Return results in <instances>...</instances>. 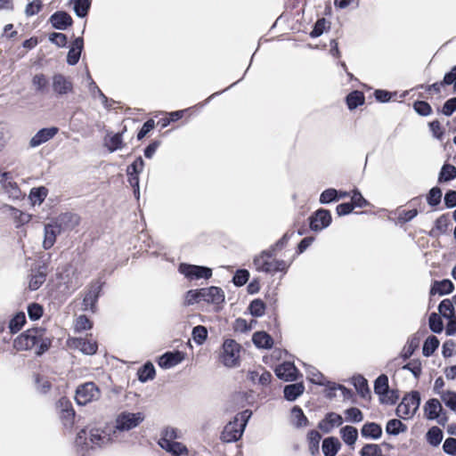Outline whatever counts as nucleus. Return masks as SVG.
Instances as JSON below:
<instances>
[{
  "mask_svg": "<svg viewBox=\"0 0 456 456\" xmlns=\"http://www.w3.org/2000/svg\"><path fill=\"white\" fill-rule=\"evenodd\" d=\"M308 449L312 455L319 452V444L322 439L321 434L316 430H310L307 433Z\"/></svg>",
  "mask_w": 456,
  "mask_h": 456,
  "instance_id": "38",
  "label": "nucleus"
},
{
  "mask_svg": "<svg viewBox=\"0 0 456 456\" xmlns=\"http://www.w3.org/2000/svg\"><path fill=\"white\" fill-rule=\"evenodd\" d=\"M441 400L444 404L452 411H456V392L452 390H446L440 396Z\"/></svg>",
  "mask_w": 456,
  "mask_h": 456,
  "instance_id": "55",
  "label": "nucleus"
},
{
  "mask_svg": "<svg viewBox=\"0 0 456 456\" xmlns=\"http://www.w3.org/2000/svg\"><path fill=\"white\" fill-rule=\"evenodd\" d=\"M346 421L353 423H359L363 419L362 412L356 407H351L346 409L345 411Z\"/></svg>",
  "mask_w": 456,
  "mask_h": 456,
  "instance_id": "51",
  "label": "nucleus"
},
{
  "mask_svg": "<svg viewBox=\"0 0 456 456\" xmlns=\"http://www.w3.org/2000/svg\"><path fill=\"white\" fill-rule=\"evenodd\" d=\"M352 381L355 389L362 395V397H366L369 395L370 389L368 387V382L362 376H354L353 377Z\"/></svg>",
  "mask_w": 456,
  "mask_h": 456,
  "instance_id": "41",
  "label": "nucleus"
},
{
  "mask_svg": "<svg viewBox=\"0 0 456 456\" xmlns=\"http://www.w3.org/2000/svg\"><path fill=\"white\" fill-rule=\"evenodd\" d=\"M307 379L314 384L325 386L326 378L314 367L307 366L305 369Z\"/></svg>",
  "mask_w": 456,
  "mask_h": 456,
  "instance_id": "40",
  "label": "nucleus"
},
{
  "mask_svg": "<svg viewBox=\"0 0 456 456\" xmlns=\"http://www.w3.org/2000/svg\"><path fill=\"white\" fill-rule=\"evenodd\" d=\"M61 231L70 230L78 224L79 218L77 215L71 213H64L60 215L57 218L53 221Z\"/></svg>",
  "mask_w": 456,
  "mask_h": 456,
  "instance_id": "20",
  "label": "nucleus"
},
{
  "mask_svg": "<svg viewBox=\"0 0 456 456\" xmlns=\"http://www.w3.org/2000/svg\"><path fill=\"white\" fill-rule=\"evenodd\" d=\"M179 272L188 280L209 279L212 276V270L208 267L181 264Z\"/></svg>",
  "mask_w": 456,
  "mask_h": 456,
  "instance_id": "11",
  "label": "nucleus"
},
{
  "mask_svg": "<svg viewBox=\"0 0 456 456\" xmlns=\"http://www.w3.org/2000/svg\"><path fill=\"white\" fill-rule=\"evenodd\" d=\"M439 340L435 336H429L423 345V354L427 357L433 354V353L437 349L439 346Z\"/></svg>",
  "mask_w": 456,
  "mask_h": 456,
  "instance_id": "46",
  "label": "nucleus"
},
{
  "mask_svg": "<svg viewBox=\"0 0 456 456\" xmlns=\"http://www.w3.org/2000/svg\"><path fill=\"white\" fill-rule=\"evenodd\" d=\"M191 336L196 344L202 345L208 338V330L204 326L198 325L193 328Z\"/></svg>",
  "mask_w": 456,
  "mask_h": 456,
  "instance_id": "49",
  "label": "nucleus"
},
{
  "mask_svg": "<svg viewBox=\"0 0 456 456\" xmlns=\"http://www.w3.org/2000/svg\"><path fill=\"white\" fill-rule=\"evenodd\" d=\"M331 223L330 212L327 209H319L311 217L310 228L313 231H322L327 228Z\"/></svg>",
  "mask_w": 456,
  "mask_h": 456,
  "instance_id": "13",
  "label": "nucleus"
},
{
  "mask_svg": "<svg viewBox=\"0 0 456 456\" xmlns=\"http://www.w3.org/2000/svg\"><path fill=\"white\" fill-rule=\"evenodd\" d=\"M26 322L25 314L22 312L17 313L9 322V329L12 333H17L21 330Z\"/></svg>",
  "mask_w": 456,
  "mask_h": 456,
  "instance_id": "42",
  "label": "nucleus"
},
{
  "mask_svg": "<svg viewBox=\"0 0 456 456\" xmlns=\"http://www.w3.org/2000/svg\"><path fill=\"white\" fill-rule=\"evenodd\" d=\"M454 303L452 299H444L438 305L440 314L444 318H452L455 316Z\"/></svg>",
  "mask_w": 456,
  "mask_h": 456,
  "instance_id": "44",
  "label": "nucleus"
},
{
  "mask_svg": "<svg viewBox=\"0 0 456 456\" xmlns=\"http://www.w3.org/2000/svg\"><path fill=\"white\" fill-rule=\"evenodd\" d=\"M144 418L142 412L125 411L118 413L115 418L114 427L112 428L113 436H116L118 439L119 432L129 431L137 428L144 420Z\"/></svg>",
  "mask_w": 456,
  "mask_h": 456,
  "instance_id": "6",
  "label": "nucleus"
},
{
  "mask_svg": "<svg viewBox=\"0 0 456 456\" xmlns=\"http://www.w3.org/2000/svg\"><path fill=\"white\" fill-rule=\"evenodd\" d=\"M240 346L233 339H226L222 346L220 360L224 366L232 368L239 364Z\"/></svg>",
  "mask_w": 456,
  "mask_h": 456,
  "instance_id": "7",
  "label": "nucleus"
},
{
  "mask_svg": "<svg viewBox=\"0 0 456 456\" xmlns=\"http://www.w3.org/2000/svg\"><path fill=\"white\" fill-rule=\"evenodd\" d=\"M429 327L430 330L435 333H441L444 330V323L441 320V317L436 314L432 313L429 316Z\"/></svg>",
  "mask_w": 456,
  "mask_h": 456,
  "instance_id": "58",
  "label": "nucleus"
},
{
  "mask_svg": "<svg viewBox=\"0 0 456 456\" xmlns=\"http://www.w3.org/2000/svg\"><path fill=\"white\" fill-rule=\"evenodd\" d=\"M46 273L42 270L33 271L28 277V288L34 291L38 289L45 281Z\"/></svg>",
  "mask_w": 456,
  "mask_h": 456,
  "instance_id": "34",
  "label": "nucleus"
},
{
  "mask_svg": "<svg viewBox=\"0 0 456 456\" xmlns=\"http://www.w3.org/2000/svg\"><path fill=\"white\" fill-rule=\"evenodd\" d=\"M449 219L446 216H439L436 222L432 232L435 234H443L446 232Z\"/></svg>",
  "mask_w": 456,
  "mask_h": 456,
  "instance_id": "59",
  "label": "nucleus"
},
{
  "mask_svg": "<svg viewBox=\"0 0 456 456\" xmlns=\"http://www.w3.org/2000/svg\"><path fill=\"white\" fill-rule=\"evenodd\" d=\"M252 341L257 348L269 349L273 345V338L265 331L255 332Z\"/></svg>",
  "mask_w": 456,
  "mask_h": 456,
  "instance_id": "29",
  "label": "nucleus"
},
{
  "mask_svg": "<svg viewBox=\"0 0 456 456\" xmlns=\"http://www.w3.org/2000/svg\"><path fill=\"white\" fill-rule=\"evenodd\" d=\"M42 8V2L41 0H33L32 2L28 3L26 5L25 8V14L27 16H33L40 12Z\"/></svg>",
  "mask_w": 456,
  "mask_h": 456,
  "instance_id": "63",
  "label": "nucleus"
},
{
  "mask_svg": "<svg viewBox=\"0 0 456 456\" xmlns=\"http://www.w3.org/2000/svg\"><path fill=\"white\" fill-rule=\"evenodd\" d=\"M454 285L450 280H443L440 281H435L430 293L431 295L438 294L440 296L447 295L452 292Z\"/></svg>",
  "mask_w": 456,
  "mask_h": 456,
  "instance_id": "32",
  "label": "nucleus"
},
{
  "mask_svg": "<svg viewBox=\"0 0 456 456\" xmlns=\"http://www.w3.org/2000/svg\"><path fill=\"white\" fill-rule=\"evenodd\" d=\"M443 431L438 427L431 428L427 433L428 442L434 446L438 445L443 440Z\"/></svg>",
  "mask_w": 456,
  "mask_h": 456,
  "instance_id": "47",
  "label": "nucleus"
},
{
  "mask_svg": "<svg viewBox=\"0 0 456 456\" xmlns=\"http://www.w3.org/2000/svg\"><path fill=\"white\" fill-rule=\"evenodd\" d=\"M101 291L100 285H93L86 294L83 305L85 310H94Z\"/></svg>",
  "mask_w": 456,
  "mask_h": 456,
  "instance_id": "28",
  "label": "nucleus"
},
{
  "mask_svg": "<svg viewBox=\"0 0 456 456\" xmlns=\"http://www.w3.org/2000/svg\"><path fill=\"white\" fill-rule=\"evenodd\" d=\"M74 3V12L78 17H85L91 5L90 0H73Z\"/></svg>",
  "mask_w": 456,
  "mask_h": 456,
  "instance_id": "48",
  "label": "nucleus"
},
{
  "mask_svg": "<svg viewBox=\"0 0 456 456\" xmlns=\"http://www.w3.org/2000/svg\"><path fill=\"white\" fill-rule=\"evenodd\" d=\"M441 198L442 191L437 187H434L429 191L427 200L428 205L435 207L440 203Z\"/></svg>",
  "mask_w": 456,
  "mask_h": 456,
  "instance_id": "60",
  "label": "nucleus"
},
{
  "mask_svg": "<svg viewBox=\"0 0 456 456\" xmlns=\"http://www.w3.org/2000/svg\"><path fill=\"white\" fill-rule=\"evenodd\" d=\"M304 391L305 387L302 383L288 385L284 387V397L288 401H295Z\"/></svg>",
  "mask_w": 456,
  "mask_h": 456,
  "instance_id": "37",
  "label": "nucleus"
},
{
  "mask_svg": "<svg viewBox=\"0 0 456 456\" xmlns=\"http://www.w3.org/2000/svg\"><path fill=\"white\" fill-rule=\"evenodd\" d=\"M155 376V368L152 363L147 362L138 370V379L142 382L153 379Z\"/></svg>",
  "mask_w": 456,
  "mask_h": 456,
  "instance_id": "45",
  "label": "nucleus"
},
{
  "mask_svg": "<svg viewBox=\"0 0 456 456\" xmlns=\"http://www.w3.org/2000/svg\"><path fill=\"white\" fill-rule=\"evenodd\" d=\"M101 392L93 382L79 386L76 390L75 399L77 404L86 405L100 398Z\"/></svg>",
  "mask_w": 456,
  "mask_h": 456,
  "instance_id": "9",
  "label": "nucleus"
},
{
  "mask_svg": "<svg viewBox=\"0 0 456 456\" xmlns=\"http://www.w3.org/2000/svg\"><path fill=\"white\" fill-rule=\"evenodd\" d=\"M248 310L253 316L261 317L265 314V305L261 299H255L250 303Z\"/></svg>",
  "mask_w": 456,
  "mask_h": 456,
  "instance_id": "54",
  "label": "nucleus"
},
{
  "mask_svg": "<svg viewBox=\"0 0 456 456\" xmlns=\"http://www.w3.org/2000/svg\"><path fill=\"white\" fill-rule=\"evenodd\" d=\"M361 456H382V450L379 444H365L360 452Z\"/></svg>",
  "mask_w": 456,
  "mask_h": 456,
  "instance_id": "57",
  "label": "nucleus"
},
{
  "mask_svg": "<svg viewBox=\"0 0 456 456\" xmlns=\"http://www.w3.org/2000/svg\"><path fill=\"white\" fill-rule=\"evenodd\" d=\"M250 379L255 382L257 381L259 384L265 386L271 382L272 374L265 370H262L261 373L252 371L250 372Z\"/></svg>",
  "mask_w": 456,
  "mask_h": 456,
  "instance_id": "52",
  "label": "nucleus"
},
{
  "mask_svg": "<svg viewBox=\"0 0 456 456\" xmlns=\"http://www.w3.org/2000/svg\"><path fill=\"white\" fill-rule=\"evenodd\" d=\"M50 21L53 28L57 29H65L67 27L71 25L72 19L70 15L65 12H57L51 16Z\"/></svg>",
  "mask_w": 456,
  "mask_h": 456,
  "instance_id": "26",
  "label": "nucleus"
},
{
  "mask_svg": "<svg viewBox=\"0 0 456 456\" xmlns=\"http://www.w3.org/2000/svg\"><path fill=\"white\" fill-rule=\"evenodd\" d=\"M253 264L258 272L274 274L277 272L286 273L289 268V264L284 260L273 258V252L263 251L256 256Z\"/></svg>",
  "mask_w": 456,
  "mask_h": 456,
  "instance_id": "5",
  "label": "nucleus"
},
{
  "mask_svg": "<svg viewBox=\"0 0 456 456\" xmlns=\"http://www.w3.org/2000/svg\"><path fill=\"white\" fill-rule=\"evenodd\" d=\"M185 359V354L181 351L167 352L159 359V365L162 369H171Z\"/></svg>",
  "mask_w": 456,
  "mask_h": 456,
  "instance_id": "16",
  "label": "nucleus"
},
{
  "mask_svg": "<svg viewBox=\"0 0 456 456\" xmlns=\"http://www.w3.org/2000/svg\"><path fill=\"white\" fill-rule=\"evenodd\" d=\"M364 102V95L359 91H354L346 97V103L350 110H354Z\"/></svg>",
  "mask_w": 456,
  "mask_h": 456,
  "instance_id": "43",
  "label": "nucleus"
},
{
  "mask_svg": "<svg viewBox=\"0 0 456 456\" xmlns=\"http://www.w3.org/2000/svg\"><path fill=\"white\" fill-rule=\"evenodd\" d=\"M443 450L446 454L456 456V438L449 437L445 439Z\"/></svg>",
  "mask_w": 456,
  "mask_h": 456,
  "instance_id": "64",
  "label": "nucleus"
},
{
  "mask_svg": "<svg viewBox=\"0 0 456 456\" xmlns=\"http://www.w3.org/2000/svg\"><path fill=\"white\" fill-rule=\"evenodd\" d=\"M338 196V191L335 189L330 188L322 192L320 196V202L322 204H328L336 200Z\"/></svg>",
  "mask_w": 456,
  "mask_h": 456,
  "instance_id": "61",
  "label": "nucleus"
},
{
  "mask_svg": "<svg viewBox=\"0 0 456 456\" xmlns=\"http://www.w3.org/2000/svg\"><path fill=\"white\" fill-rule=\"evenodd\" d=\"M83 47L84 41L82 37H77L73 41L67 56V62L69 65H75L78 62Z\"/></svg>",
  "mask_w": 456,
  "mask_h": 456,
  "instance_id": "25",
  "label": "nucleus"
},
{
  "mask_svg": "<svg viewBox=\"0 0 456 456\" xmlns=\"http://www.w3.org/2000/svg\"><path fill=\"white\" fill-rule=\"evenodd\" d=\"M375 393L381 396V401L385 403H394V399H391L388 396L389 389H388V379L385 375L379 376L376 381L374 386Z\"/></svg>",
  "mask_w": 456,
  "mask_h": 456,
  "instance_id": "23",
  "label": "nucleus"
},
{
  "mask_svg": "<svg viewBox=\"0 0 456 456\" xmlns=\"http://www.w3.org/2000/svg\"><path fill=\"white\" fill-rule=\"evenodd\" d=\"M116 436H113L112 428H106L100 429L91 428L87 429H81L76 438V443L81 446L94 447L102 446L116 441Z\"/></svg>",
  "mask_w": 456,
  "mask_h": 456,
  "instance_id": "2",
  "label": "nucleus"
},
{
  "mask_svg": "<svg viewBox=\"0 0 456 456\" xmlns=\"http://www.w3.org/2000/svg\"><path fill=\"white\" fill-rule=\"evenodd\" d=\"M290 421L296 428H305L308 425V419L301 408L294 406L290 412Z\"/></svg>",
  "mask_w": 456,
  "mask_h": 456,
  "instance_id": "35",
  "label": "nucleus"
},
{
  "mask_svg": "<svg viewBox=\"0 0 456 456\" xmlns=\"http://www.w3.org/2000/svg\"><path fill=\"white\" fill-rule=\"evenodd\" d=\"M28 315L31 321L39 320L43 314L44 308L41 305L37 303H31L28 305Z\"/></svg>",
  "mask_w": 456,
  "mask_h": 456,
  "instance_id": "56",
  "label": "nucleus"
},
{
  "mask_svg": "<svg viewBox=\"0 0 456 456\" xmlns=\"http://www.w3.org/2000/svg\"><path fill=\"white\" fill-rule=\"evenodd\" d=\"M201 298L208 303L220 304L224 300V296L221 289L210 287L201 289Z\"/></svg>",
  "mask_w": 456,
  "mask_h": 456,
  "instance_id": "22",
  "label": "nucleus"
},
{
  "mask_svg": "<svg viewBox=\"0 0 456 456\" xmlns=\"http://www.w3.org/2000/svg\"><path fill=\"white\" fill-rule=\"evenodd\" d=\"M341 449V443L337 437L329 436L323 439L322 451L324 456H336Z\"/></svg>",
  "mask_w": 456,
  "mask_h": 456,
  "instance_id": "24",
  "label": "nucleus"
},
{
  "mask_svg": "<svg viewBox=\"0 0 456 456\" xmlns=\"http://www.w3.org/2000/svg\"><path fill=\"white\" fill-rule=\"evenodd\" d=\"M179 437V432L175 428H166L160 433L159 445L170 453L171 456H183L188 453V450L184 444L176 442Z\"/></svg>",
  "mask_w": 456,
  "mask_h": 456,
  "instance_id": "4",
  "label": "nucleus"
},
{
  "mask_svg": "<svg viewBox=\"0 0 456 456\" xmlns=\"http://www.w3.org/2000/svg\"><path fill=\"white\" fill-rule=\"evenodd\" d=\"M454 178H456V167L451 164H444L439 173L438 181L445 183Z\"/></svg>",
  "mask_w": 456,
  "mask_h": 456,
  "instance_id": "39",
  "label": "nucleus"
},
{
  "mask_svg": "<svg viewBox=\"0 0 456 456\" xmlns=\"http://www.w3.org/2000/svg\"><path fill=\"white\" fill-rule=\"evenodd\" d=\"M405 430L406 427L401 422V420L395 419L389 420L386 427V431L394 436H396L401 432H404Z\"/></svg>",
  "mask_w": 456,
  "mask_h": 456,
  "instance_id": "50",
  "label": "nucleus"
},
{
  "mask_svg": "<svg viewBox=\"0 0 456 456\" xmlns=\"http://www.w3.org/2000/svg\"><path fill=\"white\" fill-rule=\"evenodd\" d=\"M420 397L418 392L405 395L396 408V413L400 418L410 419L419 407Z\"/></svg>",
  "mask_w": 456,
  "mask_h": 456,
  "instance_id": "8",
  "label": "nucleus"
},
{
  "mask_svg": "<svg viewBox=\"0 0 456 456\" xmlns=\"http://www.w3.org/2000/svg\"><path fill=\"white\" fill-rule=\"evenodd\" d=\"M48 194V190L44 187L32 188L30 190L28 200L32 207L40 206L45 200Z\"/></svg>",
  "mask_w": 456,
  "mask_h": 456,
  "instance_id": "31",
  "label": "nucleus"
},
{
  "mask_svg": "<svg viewBox=\"0 0 456 456\" xmlns=\"http://www.w3.org/2000/svg\"><path fill=\"white\" fill-rule=\"evenodd\" d=\"M104 144L110 152L122 149L124 146L122 134H108L104 139Z\"/></svg>",
  "mask_w": 456,
  "mask_h": 456,
  "instance_id": "33",
  "label": "nucleus"
},
{
  "mask_svg": "<svg viewBox=\"0 0 456 456\" xmlns=\"http://www.w3.org/2000/svg\"><path fill=\"white\" fill-rule=\"evenodd\" d=\"M443 406L438 399L432 398L426 402L424 405V414L428 419H436L439 424H444L446 418L441 416Z\"/></svg>",
  "mask_w": 456,
  "mask_h": 456,
  "instance_id": "12",
  "label": "nucleus"
},
{
  "mask_svg": "<svg viewBox=\"0 0 456 456\" xmlns=\"http://www.w3.org/2000/svg\"><path fill=\"white\" fill-rule=\"evenodd\" d=\"M0 184L4 193H6L10 199L20 200L23 198V194L17 183L14 181L12 173L0 170Z\"/></svg>",
  "mask_w": 456,
  "mask_h": 456,
  "instance_id": "10",
  "label": "nucleus"
},
{
  "mask_svg": "<svg viewBox=\"0 0 456 456\" xmlns=\"http://www.w3.org/2000/svg\"><path fill=\"white\" fill-rule=\"evenodd\" d=\"M91 328H92V323L86 316L80 315L77 318L76 322H75L76 330L83 331V330H89Z\"/></svg>",
  "mask_w": 456,
  "mask_h": 456,
  "instance_id": "62",
  "label": "nucleus"
},
{
  "mask_svg": "<svg viewBox=\"0 0 456 456\" xmlns=\"http://www.w3.org/2000/svg\"><path fill=\"white\" fill-rule=\"evenodd\" d=\"M52 343L45 330L41 328L30 329L18 336L13 341V347L18 351L36 348V354L40 355L48 350Z\"/></svg>",
  "mask_w": 456,
  "mask_h": 456,
  "instance_id": "1",
  "label": "nucleus"
},
{
  "mask_svg": "<svg viewBox=\"0 0 456 456\" xmlns=\"http://www.w3.org/2000/svg\"><path fill=\"white\" fill-rule=\"evenodd\" d=\"M361 434L363 437L378 440L382 436V428L375 422H369L362 426Z\"/></svg>",
  "mask_w": 456,
  "mask_h": 456,
  "instance_id": "30",
  "label": "nucleus"
},
{
  "mask_svg": "<svg viewBox=\"0 0 456 456\" xmlns=\"http://www.w3.org/2000/svg\"><path fill=\"white\" fill-rule=\"evenodd\" d=\"M251 414V411L248 410L238 413L233 419L224 427L221 435V439L225 443H232L239 440L242 436Z\"/></svg>",
  "mask_w": 456,
  "mask_h": 456,
  "instance_id": "3",
  "label": "nucleus"
},
{
  "mask_svg": "<svg viewBox=\"0 0 456 456\" xmlns=\"http://www.w3.org/2000/svg\"><path fill=\"white\" fill-rule=\"evenodd\" d=\"M343 424V418L336 412H329L318 423V428L325 434L330 433L335 428Z\"/></svg>",
  "mask_w": 456,
  "mask_h": 456,
  "instance_id": "14",
  "label": "nucleus"
},
{
  "mask_svg": "<svg viewBox=\"0 0 456 456\" xmlns=\"http://www.w3.org/2000/svg\"><path fill=\"white\" fill-rule=\"evenodd\" d=\"M58 128L55 126L45 127L40 129L31 139L29 142V145L32 148L38 147L39 145L48 142L52 138H53L57 133Z\"/></svg>",
  "mask_w": 456,
  "mask_h": 456,
  "instance_id": "17",
  "label": "nucleus"
},
{
  "mask_svg": "<svg viewBox=\"0 0 456 456\" xmlns=\"http://www.w3.org/2000/svg\"><path fill=\"white\" fill-rule=\"evenodd\" d=\"M256 323V321H251L250 322H248L245 319L238 318L233 324V329L237 332H248L250 331L255 324Z\"/></svg>",
  "mask_w": 456,
  "mask_h": 456,
  "instance_id": "53",
  "label": "nucleus"
},
{
  "mask_svg": "<svg viewBox=\"0 0 456 456\" xmlns=\"http://www.w3.org/2000/svg\"><path fill=\"white\" fill-rule=\"evenodd\" d=\"M44 240H43V248L45 249L51 248L55 241L57 236L61 232V228L58 227L53 222L47 224L45 225L44 229Z\"/></svg>",
  "mask_w": 456,
  "mask_h": 456,
  "instance_id": "19",
  "label": "nucleus"
},
{
  "mask_svg": "<svg viewBox=\"0 0 456 456\" xmlns=\"http://www.w3.org/2000/svg\"><path fill=\"white\" fill-rule=\"evenodd\" d=\"M274 372L280 379L284 381H293L297 377V370L290 362L280 364L275 368Z\"/></svg>",
  "mask_w": 456,
  "mask_h": 456,
  "instance_id": "18",
  "label": "nucleus"
},
{
  "mask_svg": "<svg viewBox=\"0 0 456 456\" xmlns=\"http://www.w3.org/2000/svg\"><path fill=\"white\" fill-rule=\"evenodd\" d=\"M68 346L71 348H76L81 351L85 354L92 355L96 353L97 344L95 341L92 339H83V338H69Z\"/></svg>",
  "mask_w": 456,
  "mask_h": 456,
  "instance_id": "15",
  "label": "nucleus"
},
{
  "mask_svg": "<svg viewBox=\"0 0 456 456\" xmlns=\"http://www.w3.org/2000/svg\"><path fill=\"white\" fill-rule=\"evenodd\" d=\"M10 216L13 219L17 226L28 224L32 219V215L23 212L16 208L9 207Z\"/></svg>",
  "mask_w": 456,
  "mask_h": 456,
  "instance_id": "36",
  "label": "nucleus"
},
{
  "mask_svg": "<svg viewBox=\"0 0 456 456\" xmlns=\"http://www.w3.org/2000/svg\"><path fill=\"white\" fill-rule=\"evenodd\" d=\"M339 435L343 442L349 447H354L357 438L358 431L353 426H345L339 430Z\"/></svg>",
  "mask_w": 456,
  "mask_h": 456,
  "instance_id": "27",
  "label": "nucleus"
},
{
  "mask_svg": "<svg viewBox=\"0 0 456 456\" xmlns=\"http://www.w3.org/2000/svg\"><path fill=\"white\" fill-rule=\"evenodd\" d=\"M53 89L59 94H68L72 92V82L62 75H55L53 77Z\"/></svg>",
  "mask_w": 456,
  "mask_h": 456,
  "instance_id": "21",
  "label": "nucleus"
}]
</instances>
